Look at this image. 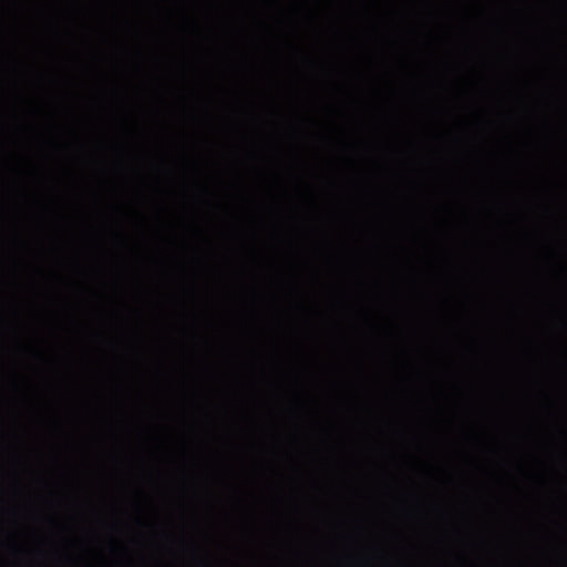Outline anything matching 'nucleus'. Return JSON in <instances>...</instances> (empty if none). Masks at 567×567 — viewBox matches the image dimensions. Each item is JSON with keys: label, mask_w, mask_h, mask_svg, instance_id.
<instances>
[{"label": "nucleus", "mask_w": 567, "mask_h": 567, "mask_svg": "<svg viewBox=\"0 0 567 567\" xmlns=\"http://www.w3.org/2000/svg\"><path fill=\"white\" fill-rule=\"evenodd\" d=\"M560 323L566 326V322L563 319H560Z\"/></svg>", "instance_id": "f257e3e1"}]
</instances>
